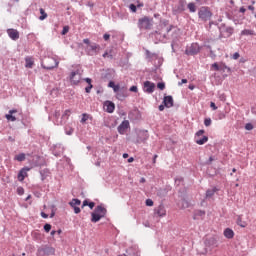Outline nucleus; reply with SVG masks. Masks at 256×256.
Wrapping results in <instances>:
<instances>
[{"label": "nucleus", "instance_id": "f257e3e1", "mask_svg": "<svg viewBox=\"0 0 256 256\" xmlns=\"http://www.w3.org/2000/svg\"><path fill=\"white\" fill-rule=\"evenodd\" d=\"M83 43H85V45H88L86 47V53L87 55H97L99 53V51H101V46L97 43H92L91 44V40H89V38H85L83 40Z\"/></svg>", "mask_w": 256, "mask_h": 256}, {"label": "nucleus", "instance_id": "f03ea898", "mask_svg": "<svg viewBox=\"0 0 256 256\" xmlns=\"http://www.w3.org/2000/svg\"><path fill=\"white\" fill-rule=\"evenodd\" d=\"M138 28L141 30L149 31L153 29V18H149L148 16H144L138 19Z\"/></svg>", "mask_w": 256, "mask_h": 256}, {"label": "nucleus", "instance_id": "7ed1b4c3", "mask_svg": "<svg viewBox=\"0 0 256 256\" xmlns=\"http://www.w3.org/2000/svg\"><path fill=\"white\" fill-rule=\"evenodd\" d=\"M198 17L201 21L207 22L211 20L213 17V13L209 9V7H201L198 11Z\"/></svg>", "mask_w": 256, "mask_h": 256}, {"label": "nucleus", "instance_id": "20e7f679", "mask_svg": "<svg viewBox=\"0 0 256 256\" xmlns=\"http://www.w3.org/2000/svg\"><path fill=\"white\" fill-rule=\"evenodd\" d=\"M41 65L43 69L51 70L55 69V67H59V62H57V60H55L54 58H47L42 62Z\"/></svg>", "mask_w": 256, "mask_h": 256}, {"label": "nucleus", "instance_id": "39448f33", "mask_svg": "<svg viewBox=\"0 0 256 256\" xmlns=\"http://www.w3.org/2000/svg\"><path fill=\"white\" fill-rule=\"evenodd\" d=\"M37 256H49V255H55V248L45 246L42 248H39L36 253Z\"/></svg>", "mask_w": 256, "mask_h": 256}, {"label": "nucleus", "instance_id": "423d86ee", "mask_svg": "<svg viewBox=\"0 0 256 256\" xmlns=\"http://www.w3.org/2000/svg\"><path fill=\"white\" fill-rule=\"evenodd\" d=\"M211 70L212 71H222L225 73V71H231V68L228 67L227 64L224 62H215L214 64L211 65Z\"/></svg>", "mask_w": 256, "mask_h": 256}, {"label": "nucleus", "instance_id": "0eeeda50", "mask_svg": "<svg viewBox=\"0 0 256 256\" xmlns=\"http://www.w3.org/2000/svg\"><path fill=\"white\" fill-rule=\"evenodd\" d=\"M201 51V47H199V44L192 43L190 46H188L185 50L186 55H197Z\"/></svg>", "mask_w": 256, "mask_h": 256}, {"label": "nucleus", "instance_id": "6e6552de", "mask_svg": "<svg viewBox=\"0 0 256 256\" xmlns=\"http://www.w3.org/2000/svg\"><path fill=\"white\" fill-rule=\"evenodd\" d=\"M70 81L72 85H79V83H81V74L79 72H72Z\"/></svg>", "mask_w": 256, "mask_h": 256}, {"label": "nucleus", "instance_id": "1a4fd4ad", "mask_svg": "<svg viewBox=\"0 0 256 256\" xmlns=\"http://www.w3.org/2000/svg\"><path fill=\"white\" fill-rule=\"evenodd\" d=\"M69 205L73 207L74 213L79 214L81 213V208H79V205H81V200L79 199H72L71 202H69Z\"/></svg>", "mask_w": 256, "mask_h": 256}, {"label": "nucleus", "instance_id": "9d476101", "mask_svg": "<svg viewBox=\"0 0 256 256\" xmlns=\"http://www.w3.org/2000/svg\"><path fill=\"white\" fill-rule=\"evenodd\" d=\"M144 91L145 93H153V91H155V83L151 82V81H145L144 82Z\"/></svg>", "mask_w": 256, "mask_h": 256}, {"label": "nucleus", "instance_id": "9b49d317", "mask_svg": "<svg viewBox=\"0 0 256 256\" xmlns=\"http://www.w3.org/2000/svg\"><path fill=\"white\" fill-rule=\"evenodd\" d=\"M129 129V122L128 120H124L119 126H118V133L120 135H125V132Z\"/></svg>", "mask_w": 256, "mask_h": 256}, {"label": "nucleus", "instance_id": "f8f14e48", "mask_svg": "<svg viewBox=\"0 0 256 256\" xmlns=\"http://www.w3.org/2000/svg\"><path fill=\"white\" fill-rule=\"evenodd\" d=\"M7 34L12 41H17V39H19V31H17V29L10 28L7 30Z\"/></svg>", "mask_w": 256, "mask_h": 256}, {"label": "nucleus", "instance_id": "ddd939ff", "mask_svg": "<svg viewBox=\"0 0 256 256\" xmlns=\"http://www.w3.org/2000/svg\"><path fill=\"white\" fill-rule=\"evenodd\" d=\"M27 171H31V168L29 167H24L22 168L19 173H18V181H25V177H27Z\"/></svg>", "mask_w": 256, "mask_h": 256}, {"label": "nucleus", "instance_id": "4468645a", "mask_svg": "<svg viewBox=\"0 0 256 256\" xmlns=\"http://www.w3.org/2000/svg\"><path fill=\"white\" fill-rule=\"evenodd\" d=\"M155 215H158V217H165L167 215V210H165V206L159 205L154 210Z\"/></svg>", "mask_w": 256, "mask_h": 256}, {"label": "nucleus", "instance_id": "2eb2a0df", "mask_svg": "<svg viewBox=\"0 0 256 256\" xmlns=\"http://www.w3.org/2000/svg\"><path fill=\"white\" fill-rule=\"evenodd\" d=\"M94 213L96 215H99L100 217H105V215H107V209H105V207L101 206V205H98L95 210H94Z\"/></svg>", "mask_w": 256, "mask_h": 256}, {"label": "nucleus", "instance_id": "dca6fc26", "mask_svg": "<svg viewBox=\"0 0 256 256\" xmlns=\"http://www.w3.org/2000/svg\"><path fill=\"white\" fill-rule=\"evenodd\" d=\"M165 107H173V96H165L163 99Z\"/></svg>", "mask_w": 256, "mask_h": 256}, {"label": "nucleus", "instance_id": "f3484780", "mask_svg": "<svg viewBox=\"0 0 256 256\" xmlns=\"http://www.w3.org/2000/svg\"><path fill=\"white\" fill-rule=\"evenodd\" d=\"M224 237H226V239H233V237H235V232H233L231 228H226L224 230Z\"/></svg>", "mask_w": 256, "mask_h": 256}, {"label": "nucleus", "instance_id": "a211bd4d", "mask_svg": "<svg viewBox=\"0 0 256 256\" xmlns=\"http://www.w3.org/2000/svg\"><path fill=\"white\" fill-rule=\"evenodd\" d=\"M236 223L237 225H239V227H242V229H245V227H247L248 225L247 221L243 220V217L241 215L237 217Z\"/></svg>", "mask_w": 256, "mask_h": 256}, {"label": "nucleus", "instance_id": "6ab92c4d", "mask_svg": "<svg viewBox=\"0 0 256 256\" xmlns=\"http://www.w3.org/2000/svg\"><path fill=\"white\" fill-rule=\"evenodd\" d=\"M14 113H17V110H15V109L10 110L9 114L5 115L7 121H12V122L17 121V118L15 116H13Z\"/></svg>", "mask_w": 256, "mask_h": 256}, {"label": "nucleus", "instance_id": "aec40b11", "mask_svg": "<svg viewBox=\"0 0 256 256\" xmlns=\"http://www.w3.org/2000/svg\"><path fill=\"white\" fill-rule=\"evenodd\" d=\"M207 141H209V137L207 136H203L202 138H195V143H197V145H205Z\"/></svg>", "mask_w": 256, "mask_h": 256}, {"label": "nucleus", "instance_id": "412c9836", "mask_svg": "<svg viewBox=\"0 0 256 256\" xmlns=\"http://www.w3.org/2000/svg\"><path fill=\"white\" fill-rule=\"evenodd\" d=\"M107 113H113L115 111V104L113 102H107L105 104Z\"/></svg>", "mask_w": 256, "mask_h": 256}, {"label": "nucleus", "instance_id": "4be33fe9", "mask_svg": "<svg viewBox=\"0 0 256 256\" xmlns=\"http://www.w3.org/2000/svg\"><path fill=\"white\" fill-rule=\"evenodd\" d=\"M25 61H26L25 67H27V69H33V65L35 64V62L33 61V58L27 57L25 58Z\"/></svg>", "mask_w": 256, "mask_h": 256}, {"label": "nucleus", "instance_id": "5701e85b", "mask_svg": "<svg viewBox=\"0 0 256 256\" xmlns=\"http://www.w3.org/2000/svg\"><path fill=\"white\" fill-rule=\"evenodd\" d=\"M84 81L88 83V86L85 88L86 93H91V90L93 89V84L91 78H85Z\"/></svg>", "mask_w": 256, "mask_h": 256}, {"label": "nucleus", "instance_id": "b1692460", "mask_svg": "<svg viewBox=\"0 0 256 256\" xmlns=\"http://www.w3.org/2000/svg\"><path fill=\"white\" fill-rule=\"evenodd\" d=\"M91 216H92L91 218L92 223H97L101 221V219H103L99 214H96L95 212H92Z\"/></svg>", "mask_w": 256, "mask_h": 256}, {"label": "nucleus", "instance_id": "393cba45", "mask_svg": "<svg viewBox=\"0 0 256 256\" xmlns=\"http://www.w3.org/2000/svg\"><path fill=\"white\" fill-rule=\"evenodd\" d=\"M215 193H217V188H212V189H208L206 191V197H213L215 195Z\"/></svg>", "mask_w": 256, "mask_h": 256}, {"label": "nucleus", "instance_id": "a878e982", "mask_svg": "<svg viewBox=\"0 0 256 256\" xmlns=\"http://www.w3.org/2000/svg\"><path fill=\"white\" fill-rule=\"evenodd\" d=\"M83 207H89L90 209H93L95 207L94 202H89V200H84L82 204V209Z\"/></svg>", "mask_w": 256, "mask_h": 256}, {"label": "nucleus", "instance_id": "bb28decb", "mask_svg": "<svg viewBox=\"0 0 256 256\" xmlns=\"http://www.w3.org/2000/svg\"><path fill=\"white\" fill-rule=\"evenodd\" d=\"M197 217H205V211L197 210L194 214V219H197Z\"/></svg>", "mask_w": 256, "mask_h": 256}, {"label": "nucleus", "instance_id": "cd10ccee", "mask_svg": "<svg viewBox=\"0 0 256 256\" xmlns=\"http://www.w3.org/2000/svg\"><path fill=\"white\" fill-rule=\"evenodd\" d=\"M188 9H189L190 13H195V11H197V6H195V3H189Z\"/></svg>", "mask_w": 256, "mask_h": 256}, {"label": "nucleus", "instance_id": "c85d7f7f", "mask_svg": "<svg viewBox=\"0 0 256 256\" xmlns=\"http://www.w3.org/2000/svg\"><path fill=\"white\" fill-rule=\"evenodd\" d=\"M241 35H246V36H248V35H255V31L249 30V29H245V30H242Z\"/></svg>", "mask_w": 256, "mask_h": 256}, {"label": "nucleus", "instance_id": "c756f323", "mask_svg": "<svg viewBox=\"0 0 256 256\" xmlns=\"http://www.w3.org/2000/svg\"><path fill=\"white\" fill-rule=\"evenodd\" d=\"M40 14H41V16L39 17L40 21H45L47 14L45 13V10L43 8H40Z\"/></svg>", "mask_w": 256, "mask_h": 256}, {"label": "nucleus", "instance_id": "7c9ffc66", "mask_svg": "<svg viewBox=\"0 0 256 256\" xmlns=\"http://www.w3.org/2000/svg\"><path fill=\"white\" fill-rule=\"evenodd\" d=\"M16 161H25V153H21L15 156Z\"/></svg>", "mask_w": 256, "mask_h": 256}, {"label": "nucleus", "instance_id": "2f4dec72", "mask_svg": "<svg viewBox=\"0 0 256 256\" xmlns=\"http://www.w3.org/2000/svg\"><path fill=\"white\" fill-rule=\"evenodd\" d=\"M180 7L178 8V11H185V0L179 1Z\"/></svg>", "mask_w": 256, "mask_h": 256}, {"label": "nucleus", "instance_id": "473e14b6", "mask_svg": "<svg viewBox=\"0 0 256 256\" xmlns=\"http://www.w3.org/2000/svg\"><path fill=\"white\" fill-rule=\"evenodd\" d=\"M87 121H89V114H83L81 123H86Z\"/></svg>", "mask_w": 256, "mask_h": 256}, {"label": "nucleus", "instance_id": "72a5a7b5", "mask_svg": "<svg viewBox=\"0 0 256 256\" xmlns=\"http://www.w3.org/2000/svg\"><path fill=\"white\" fill-rule=\"evenodd\" d=\"M205 134V130H199L198 132H196L195 134V139L203 136Z\"/></svg>", "mask_w": 256, "mask_h": 256}, {"label": "nucleus", "instance_id": "f704fd0d", "mask_svg": "<svg viewBox=\"0 0 256 256\" xmlns=\"http://www.w3.org/2000/svg\"><path fill=\"white\" fill-rule=\"evenodd\" d=\"M70 115H71V110L68 109L64 111V114L62 115V117H66V119H69Z\"/></svg>", "mask_w": 256, "mask_h": 256}, {"label": "nucleus", "instance_id": "c9c22d12", "mask_svg": "<svg viewBox=\"0 0 256 256\" xmlns=\"http://www.w3.org/2000/svg\"><path fill=\"white\" fill-rule=\"evenodd\" d=\"M245 129H246V131H253V124L247 123V124L245 125Z\"/></svg>", "mask_w": 256, "mask_h": 256}, {"label": "nucleus", "instance_id": "e433bc0d", "mask_svg": "<svg viewBox=\"0 0 256 256\" xmlns=\"http://www.w3.org/2000/svg\"><path fill=\"white\" fill-rule=\"evenodd\" d=\"M157 87H158V89H160L161 91H163V90L165 89V83H164V82H159V83L157 84Z\"/></svg>", "mask_w": 256, "mask_h": 256}, {"label": "nucleus", "instance_id": "4c0bfd02", "mask_svg": "<svg viewBox=\"0 0 256 256\" xmlns=\"http://www.w3.org/2000/svg\"><path fill=\"white\" fill-rule=\"evenodd\" d=\"M204 125H205V127L211 126V118H206V119L204 120Z\"/></svg>", "mask_w": 256, "mask_h": 256}, {"label": "nucleus", "instance_id": "58836bf2", "mask_svg": "<svg viewBox=\"0 0 256 256\" xmlns=\"http://www.w3.org/2000/svg\"><path fill=\"white\" fill-rule=\"evenodd\" d=\"M130 10L132 13H137V6L135 4H130Z\"/></svg>", "mask_w": 256, "mask_h": 256}, {"label": "nucleus", "instance_id": "ea45409f", "mask_svg": "<svg viewBox=\"0 0 256 256\" xmlns=\"http://www.w3.org/2000/svg\"><path fill=\"white\" fill-rule=\"evenodd\" d=\"M17 193H18L19 195H24L25 189H23V187H18V188H17Z\"/></svg>", "mask_w": 256, "mask_h": 256}, {"label": "nucleus", "instance_id": "a19ab883", "mask_svg": "<svg viewBox=\"0 0 256 256\" xmlns=\"http://www.w3.org/2000/svg\"><path fill=\"white\" fill-rule=\"evenodd\" d=\"M44 231H46V233H49V231H51V224H45Z\"/></svg>", "mask_w": 256, "mask_h": 256}, {"label": "nucleus", "instance_id": "79ce46f5", "mask_svg": "<svg viewBox=\"0 0 256 256\" xmlns=\"http://www.w3.org/2000/svg\"><path fill=\"white\" fill-rule=\"evenodd\" d=\"M69 33V26H64L62 30V35H67Z\"/></svg>", "mask_w": 256, "mask_h": 256}, {"label": "nucleus", "instance_id": "37998d69", "mask_svg": "<svg viewBox=\"0 0 256 256\" xmlns=\"http://www.w3.org/2000/svg\"><path fill=\"white\" fill-rule=\"evenodd\" d=\"M146 206L147 207H153V200L152 199H147L146 200Z\"/></svg>", "mask_w": 256, "mask_h": 256}, {"label": "nucleus", "instance_id": "c03bdc74", "mask_svg": "<svg viewBox=\"0 0 256 256\" xmlns=\"http://www.w3.org/2000/svg\"><path fill=\"white\" fill-rule=\"evenodd\" d=\"M241 57V55L239 54V52H235L232 56V59H234L235 61H237V59H239Z\"/></svg>", "mask_w": 256, "mask_h": 256}, {"label": "nucleus", "instance_id": "a18cd8bd", "mask_svg": "<svg viewBox=\"0 0 256 256\" xmlns=\"http://www.w3.org/2000/svg\"><path fill=\"white\" fill-rule=\"evenodd\" d=\"M103 39H104V41H109V39H111V35H109V34H104V35H103Z\"/></svg>", "mask_w": 256, "mask_h": 256}, {"label": "nucleus", "instance_id": "49530a36", "mask_svg": "<svg viewBox=\"0 0 256 256\" xmlns=\"http://www.w3.org/2000/svg\"><path fill=\"white\" fill-rule=\"evenodd\" d=\"M130 91H131L132 93H137V91H138L137 86H132V87L130 88Z\"/></svg>", "mask_w": 256, "mask_h": 256}, {"label": "nucleus", "instance_id": "de8ad7c7", "mask_svg": "<svg viewBox=\"0 0 256 256\" xmlns=\"http://www.w3.org/2000/svg\"><path fill=\"white\" fill-rule=\"evenodd\" d=\"M210 107L213 109V111H217V106L215 105L214 102L210 103Z\"/></svg>", "mask_w": 256, "mask_h": 256}, {"label": "nucleus", "instance_id": "09e8293b", "mask_svg": "<svg viewBox=\"0 0 256 256\" xmlns=\"http://www.w3.org/2000/svg\"><path fill=\"white\" fill-rule=\"evenodd\" d=\"M107 57H110V59H113V55H109L108 52H105V53L103 54V58L105 59V58H107Z\"/></svg>", "mask_w": 256, "mask_h": 256}, {"label": "nucleus", "instance_id": "8fccbe9b", "mask_svg": "<svg viewBox=\"0 0 256 256\" xmlns=\"http://www.w3.org/2000/svg\"><path fill=\"white\" fill-rule=\"evenodd\" d=\"M119 89H121V87L119 85H116L114 88H113V91L114 93H117L119 91Z\"/></svg>", "mask_w": 256, "mask_h": 256}, {"label": "nucleus", "instance_id": "3c124183", "mask_svg": "<svg viewBox=\"0 0 256 256\" xmlns=\"http://www.w3.org/2000/svg\"><path fill=\"white\" fill-rule=\"evenodd\" d=\"M108 86L113 89L116 85H115V82L110 81L109 84H108Z\"/></svg>", "mask_w": 256, "mask_h": 256}, {"label": "nucleus", "instance_id": "603ef678", "mask_svg": "<svg viewBox=\"0 0 256 256\" xmlns=\"http://www.w3.org/2000/svg\"><path fill=\"white\" fill-rule=\"evenodd\" d=\"M41 217H43V219H47L49 215H47L45 212H41Z\"/></svg>", "mask_w": 256, "mask_h": 256}, {"label": "nucleus", "instance_id": "864d4df0", "mask_svg": "<svg viewBox=\"0 0 256 256\" xmlns=\"http://www.w3.org/2000/svg\"><path fill=\"white\" fill-rule=\"evenodd\" d=\"M185 83H187V79H182L181 82L178 83V85H183Z\"/></svg>", "mask_w": 256, "mask_h": 256}, {"label": "nucleus", "instance_id": "5fc2aeb1", "mask_svg": "<svg viewBox=\"0 0 256 256\" xmlns=\"http://www.w3.org/2000/svg\"><path fill=\"white\" fill-rule=\"evenodd\" d=\"M66 134L67 135H73V129L70 128V130H68V131L66 130Z\"/></svg>", "mask_w": 256, "mask_h": 256}, {"label": "nucleus", "instance_id": "6e6d98bb", "mask_svg": "<svg viewBox=\"0 0 256 256\" xmlns=\"http://www.w3.org/2000/svg\"><path fill=\"white\" fill-rule=\"evenodd\" d=\"M172 29H175V27L173 25H170L169 28H167V33H169L170 31H172Z\"/></svg>", "mask_w": 256, "mask_h": 256}, {"label": "nucleus", "instance_id": "4d7b16f0", "mask_svg": "<svg viewBox=\"0 0 256 256\" xmlns=\"http://www.w3.org/2000/svg\"><path fill=\"white\" fill-rule=\"evenodd\" d=\"M252 113L253 115H256V104L252 107Z\"/></svg>", "mask_w": 256, "mask_h": 256}, {"label": "nucleus", "instance_id": "13d9d810", "mask_svg": "<svg viewBox=\"0 0 256 256\" xmlns=\"http://www.w3.org/2000/svg\"><path fill=\"white\" fill-rule=\"evenodd\" d=\"M165 110V106L164 105H160L159 106V111H164Z\"/></svg>", "mask_w": 256, "mask_h": 256}, {"label": "nucleus", "instance_id": "bf43d9fd", "mask_svg": "<svg viewBox=\"0 0 256 256\" xmlns=\"http://www.w3.org/2000/svg\"><path fill=\"white\" fill-rule=\"evenodd\" d=\"M249 11H255V7H253L252 5L248 6Z\"/></svg>", "mask_w": 256, "mask_h": 256}, {"label": "nucleus", "instance_id": "052dcab7", "mask_svg": "<svg viewBox=\"0 0 256 256\" xmlns=\"http://www.w3.org/2000/svg\"><path fill=\"white\" fill-rule=\"evenodd\" d=\"M133 161H135V159H134L133 157H130V158L128 159V163H133Z\"/></svg>", "mask_w": 256, "mask_h": 256}, {"label": "nucleus", "instance_id": "680f3d73", "mask_svg": "<svg viewBox=\"0 0 256 256\" xmlns=\"http://www.w3.org/2000/svg\"><path fill=\"white\" fill-rule=\"evenodd\" d=\"M157 154L156 155H154V158H153V163H157Z\"/></svg>", "mask_w": 256, "mask_h": 256}, {"label": "nucleus", "instance_id": "e2e57ef3", "mask_svg": "<svg viewBox=\"0 0 256 256\" xmlns=\"http://www.w3.org/2000/svg\"><path fill=\"white\" fill-rule=\"evenodd\" d=\"M246 9L244 7L240 8V13H245Z\"/></svg>", "mask_w": 256, "mask_h": 256}, {"label": "nucleus", "instance_id": "0e129e2a", "mask_svg": "<svg viewBox=\"0 0 256 256\" xmlns=\"http://www.w3.org/2000/svg\"><path fill=\"white\" fill-rule=\"evenodd\" d=\"M127 157H129V154L124 153V154H123V158H124V159H127Z\"/></svg>", "mask_w": 256, "mask_h": 256}, {"label": "nucleus", "instance_id": "69168bd1", "mask_svg": "<svg viewBox=\"0 0 256 256\" xmlns=\"http://www.w3.org/2000/svg\"><path fill=\"white\" fill-rule=\"evenodd\" d=\"M145 181H146L145 178L140 179V183H145Z\"/></svg>", "mask_w": 256, "mask_h": 256}, {"label": "nucleus", "instance_id": "338daca9", "mask_svg": "<svg viewBox=\"0 0 256 256\" xmlns=\"http://www.w3.org/2000/svg\"><path fill=\"white\" fill-rule=\"evenodd\" d=\"M189 89H190V91H193V89H195V86H189Z\"/></svg>", "mask_w": 256, "mask_h": 256}, {"label": "nucleus", "instance_id": "774afa93", "mask_svg": "<svg viewBox=\"0 0 256 256\" xmlns=\"http://www.w3.org/2000/svg\"><path fill=\"white\" fill-rule=\"evenodd\" d=\"M137 7H143V3H139Z\"/></svg>", "mask_w": 256, "mask_h": 256}]
</instances>
